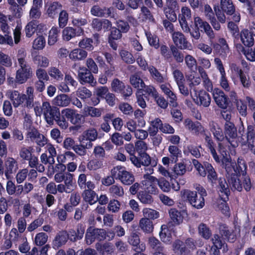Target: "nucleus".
<instances>
[{
    "instance_id": "1",
    "label": "nucleus",
    "mask_w": 255,
    "mask_h": 255,
    "mask_svg": "<svg viewBox=\"0 0 255 255\" xmlns=\"http://www.w3.org/2000/svg\"><path fill=\"white\" fill-rule=\"evenodd\" d=\"M205 145L210 152L214 160L218 163H222L225 170L227 172V177L232 184L233 181L235 182L234 176H236V171L239 172L245 171L246 168L245 160L242 157H239L237 162L232 160L228 150L227 146L223 143L219 142L218 144L217 151L216 149V144L214 142L211 133H204Z\"/></svg>"
},
{
    "instance_id": "2",
    "label": "nucleus",
    "mask_w": 255,
    "mask_h": 255,
    "mask_svg": "<svg viewBox=\"0 0 255 255\" xmlns=\"http://www.w3.org/2000/svg\"><path fill=\"white\" fill-rule=\"evenodd\" d=\"M178 19L183 31L190 33L191 36L196 40L200 37V30L204 31L211 40L215 37L213 30L207 21L199 16L192 17L191 10L188 6L181 7Z\"/></svg>"
},
{
    "instance_id": "3",
    "label": "nucleus",
    "mask_w": 255,
    "mask_h": 255,
    "mask_svg": "<svg viewBox=\"0 0 255 255\" xmlns=\"http://www.w3.org/2000/svg\"><path fill=\"white\" fill-rule=\"evenodd\" d=\"M41 110L48 124H52L55 120L62 129L68 128V121H70L73 125L80 126L83 118V116L78 114L76 111L69 108L63 110L60 113L58 108L51 107L50 103L46 101L42 103Z\"/></svg>"
},
{
    "instance_id": "4",
    "label": "nucleus",
    "mask_w": 255,
    "mask_h": 255,
    "mask_svg": "<svg viewBox=\"0 0 255 255\" xmlns=\"http://www.w3.org/2000/svg\"><path fill=\"white\" fill-rule=\"evenodd\" d=\"M246 169L245 171L240 172L239 169V173L236 171V173L234 174H237L236 176H234L235 182L233 181L232 184L229 180V178L227 177V172L226 171V176L228 180L227 182L226 179L224 178H220L218 180L219 182V191L224 195L228 196L230 194V188L232 191L237 190L241 191L244 188L246 191H250L252 188V183L251 179L247 174V164L245 161Z\"/></svg>"
},
{
    "instance_id": "5",
    "label": "nucleus",
    "mask_w": 255,
    "mask_h": 255,
    "mask_svg": "<svg viewBox=\"0 0 255 255\" xmlns=\"http://www.w3.org/2000/svg\"><path fill=\"white\" fill-rule=\"evenodd\" d=\"M182 200L193 207L197 209H201L205 206V197L207 193L205 189L200 185L195 188V190L183 189L180 191Z\"/></svg>"
},
{
    "instance_id": "6",
    "label": "nucleus",
    "mask_w": 255,
    "mask_h": 255,
    "mask_svg": "<svg viewBox=\"0 0 255 255\" xmlns=\"http://www.w3.org/2000/svg\"><path fill=\"white\" fill-rule=\"evenodd\" d=\"M214 10L218 20L221 23L226 22V14L228 17L231 16V19L236 22H239L241 20V15L239 12L236 11L235 6L232 0H221L220 5H215Z\"/></svg>"
},
{
    "instance_id": "7",
    "label": "nucleus",
    "mask_w": 255,
    "mask_h": 255,
    "mask_svg": "<svg viewBox=\"0 0 255 255\" xmlns=\"http://www.w3.org/2000/svg\"><path fill=\"white\" fill-rule=\"evenodd\" d=\"M192 162L201 176L204 177L207 175L208 182L211 183L212 186L217 184L218 180V175L211 163L204 161L202 164L195 159H192Z\"/></svg>"
},
{
    "instance_id": "8",
    "label": "nucleus",
    "mask_w": 255,
    "mask_h": 255,
    "mask_svg": "<svg viewBox=\"0 0 255 255\" xmlns=\"http://www.w3.org/2000/svg\"><path fill=\"white\" fill-rule=\"evenodd\" d=\"M111 174L116 179H119L125 185H131L134 181L132 174L126 171L125 167L117 166L111 170Z\"/></svg>"
},
{
    "instance_id": "9",
    "label": "nucleus",
    "mask_w": 255,
    "mask_h": 255,
    "mask_svg": "<svg viewBox=\"0 0 255 255\" xmlns=\"http://www.w3.org/2000/svg\"><path fill=\"white\" fill-rule=\"evenodd\" d=\"M106 239V231L103 229L95 228L90 226L87 229L85 234V240L86 243L90 245L96 240L99 241Z\"/></svg>"
},
{
    "instance_id": "10",
    "label": "nucleus",
    "mask_w": 255,
    "mask_h": 255,
    "mask_svg": "<svg viewBox=\"0 0 255 255\" xmlns=\"http://www.w3.org/2000/svg\"><path fill=\"white\" fill-rule=\"evenodd\" d=\"M239 133L241 135L243 139V143H248V146L251 150L255 147V130L254 126L249 125L247 128V131L246 132L245 128L240 127L239 128ZM255 154V149H254Z\"/></svg>"
},
{
    "instance_id": "11",
    "label": "nucleus",
    "mask_w": 255,
    "mask_h": 255,
    "mask_svg": "<svg viewBox=\"0 0 255 255\" xmlns=\"http://www.w3.org/2000/svg\"><path fill=\"white\" fill-rule=\"evenodd\" d=\"M112 90L121 94L125 99L130 96L132 94V90L129 85H126L125 83L118 78H114L111 83Z\"/></svg>"
},
{
    "instance_id": "12",
    "label": "nucleus",
    "mask_w": 255,
    "mask_h": 255,
    "mask_svg": "<svg viewBox=\"0 0 255 255\" xmlns=\"http://www.w3.org/2000/svg\"><path fill=\"white\" fill-rule=\"evenodd\" d=\"M212 95L216 104L219 108L225 110L230 106L231 100L222 90L215 88L213 90Z\"/></svg>"
},
{
    "instance_id": "13",
    "label": "nucleus",
    "mask_w": 255,
    "mask_h": 255,
    "mask_svg": "<svg viewBox=\"0 0 255 255\" xmlns=\"http://www.w3.org/2000/svg\"><path fill=\"white\" fill-rule=\"evenodd\" d=\"M209 38L211 44L213 47L215 54L219 55L222 58H225L227 56V54L229 52V48L226 39L224 38H220L218 40V42H213L212 40Z\"/></svg>"
},
{
    "instance_id": "14",
    "label": "nucleus",
    "mask_w": 255,
    "mask_h": 255,
    "mask_svg": "<svg viewBox=\"0 0 255 255\" xmlns=\"http://www.w3.org/2000/svg\"><path fill=\"white\" fill-rule=\"evenodd\" d=\"M174 227L173 224L171 222H169L166 225L161 226L159 237L163 242L167 244H170L172 243Z\"/></svg>"
},
{
    "instance_id": "15",
    "label": "nucleus",
    "mask_w": 255,
    "mask_h": 255,
    "mask_svg": "<svg viewBox=\"0 0 255 255\" xmlns=\"http://www.w3.org/2000/svg\"><path fill=\"white\" fill-rule=\"evenodd\" d=\"M143 178L144 180L142 181L141 183L144 186V189L146 192L150 194H156L158 191L156 187L157 178L148 173L144 175Z\"/></svg>"
},
{
    "instance_id": "16",
    "label": "nucleus",
    "mask_w": 255,
    "mask_h": 255,
    "mask_svg": "<svg viewBox=\"0 0 255 255\" xmlns=\"http://www.w3.org/2000/svg\"><path fill=\"white\" fill-rule=\"evenodd\" d=\"M114 8L112 7L108 8L96 4L92 7L90 12L92 15L95 16L112 18L115 17V14L112 12Z\"/></svg>"
},
{
    "instance_id": "17",
    "label": "nucleus",
    "mask_w": 255,
    "mask_h": 255,
    "mask_svg": "<svg viewBox=\"0 0 255 255\" xmlns=\"http://www.w3.org/2000/svg\"><path fill=\"white\" fill-rule=\"evenodd\" d=\"M130 159L137 167H140L141 165L148 166L151 164L152 166H154L156 165V162L154 160L152 161L151 157L146 152L142 153L138 156H132Z\"/></svg>"
},
{
    "instance_id": "18",
    "label": "nucleus",
    "mask_w": 255,
    "mask_h": 255,
    "mask_svg": "<svg viewBox=\"0 0 255 255\" xmlns=\"http://www.w3.org/2000/svg\"><path fill=\"white\" fill-rule=\"evenodd\" d=\"M78 76L79 82L83 85L88 83L91 85H94L96 83L93 74L85 67L79 68Z\"/></svg>"
},
{
    "instance_id": "19",
    "label": "nucleus",
    "mask_w": 255,
    "mask_h": 255,
    "mask_svg": "<svg viewBox=\"0 0 255 255\" xmlns=\"http://www.w3.org/2000/svg\"><path fill=\"white\" fill-rule=\"evenodd\" d=\"M86 226L83 223H79L76 226V230L70 229L67 231L68 240L71 242H76L81 240L85 232Z\"/></svg>"
},
{
    "instance_id": "20",
    "label": "nucleus",
    "mask_w": 255,
    "mask_h": 255,
    "mask_svg": "<svg viewBox=\"0 0 255 255\" xmlns=\"http://www.w3.org/2000/svg\"><path fill=\"white\" fill-rule=\"evenodd\" d=\"M193 90L196 97V98H193L195 103L199 106L208 107L211 101L209 94L204 90H200L198 92L194 89Z\"/></svg>"
},
{
    "instance_id": "21",
    "label": "nucleus",
    "mask_w": 255,
    "mask_h": 255,
    "mask_svg": "<svg viewBox=\"0 0 255 255\" xmlns=\"http://www.w3.org/2000/svg\"><path fill=\"white\" fill-rule=\"evenodd\" d=\"M172 39L177 48L184 50L189 49L191 46V44L187 41L185 35L180 32H174L172 34Z\"/></svg>"
},
{
    "instance_id": "22",
    "label": "nucleus",
    "mask_w": 255,
    "mask_h": 255,
    "mask_svg": "<svg viewBox=\"0 0 255 255\" xmlns=\"http://www.w3.org/2000/svg\"><path fill=\"white\" fill-rule=\"evenodd\" d=\"M244 127L243 125L239 127V128ZM240 128H239V129ZM224 131L226 136V139L230 141V139H235L239 135L241 138V141L243 142V139L241 137V135L239 133V130L237 132V128L235 127L234 124L231 121L225 122L224 124Z\"/></svg>"
},
{
    "instance_id": "23",
    "label": "nucleus",
    "mask_w": 255,
    "mask_h": 255,
    "mask_svg": "<svg viewBox=\"0 0 255 255\" xmlns=\"http://www.w3.org/2000/svg\"><path fill=\"white\" fill-rule=\"evenodd\" d=\"M88 185V188L84 190L82 195L85 201L92 205L97 202L98 196L96 193L93 191V189L95 188V184L90 182Z\"/></svg>"
},
{
    "instance_id": "24",
    "label": "nucleus",
    "mask_w": 255,
    "mask_h": 255,
    "mask_svg": "<svg viewBox=\"0 0 255 255\" xmlns=\"http://www.w3.org/2000/svg\"><path fill=\"white\" fill-rule=\"evenodd\" d=\"M184 124L186 128H188L196 135L204 134L205 133V129L201 124L196 121L193 122L191 120L187 119L185 120Z\"/></svg>"
},
{
    "instance_id": "25",
    "label": "nucleus",
    "mask_w": 255,
    "mask_h": 255,
    "mask_svg": "<svg viewBox=\"0 0 255 255\" xmlns=\"http://www.w3.org/2000/svg\"><path fill=\"white\" fill-rule=\"evenodd\" d=\"M122 33L121 31L115 26H113L110 30L108 37V43L114 50L117 49L118 44L116 41L122 38Z\"/></svg>"
},
{
    "instance_id": "26",
    "label": "nucleus",
    "mask_w": 255,
    "mask_h": 255,
    "mask_svg": "<svg viewBox=\"0 0 255 255\" xmlns=\"http://www.w3.org/2000/svg\"><path fill=\"white\" fill-rule=\"evenodd\" d=\"M210 131L213 133L215 139L219 141H222L225 138L226 136L225 131L223 132L222 128L217 123L212 121L209 124Z\"/></svg>"
},
{
    "instance_id": "27",
    "label": "nucleus",
    "mask_w": 255,
    "mask_h": 255,
    "mask_svg": "<svg viewBox=\"0 0 255 255\" xmlns=\"http://www.w3.org/2000/svg\"><path fill=\"white\" fill-rule=\"evenodd\" d=\"M148 244L152 250L153 255H167L163 252L164 247L162 243L155 237L149 238Z\"/></svg>"
},
{
    "instance_id": "28",
    "label": "nucleus",
    "mask_w": 255,
    "mask_h": 255,
    "mask_svg": "<svg viewBox=\"0 0 255 255\" xmlns=\"http://www.w3.org/2000/svg\"><path fill=\"white\" fill-rule=\"evenodd\" d=\"M83 33L84 30L82 28H79L77 30V29L72 27H66L63 30L62 36L64 40L69 41L76 36H80Z\"/></svg>"
},
{
    "instance_id": "29",
    "label": "nucleus",
    "mask_w": 255,
    "mask_h": 255,
    "mask_svg": "<svg viewBox=\"0 0 255 255\" xmlns=\"http://www.w3.org/2000/svg\"><path fill=\"white\" fill-rule=\"evenodd\" d=\"M32 74V71L31 68L24 70L23 69H18L16 73V81L19 84L24 83L31 77Z\"/></svg>"
},
{
    "instance_id": "30",
    "label": "nucleus",
    "mask_w": 255,
    "mask_h": 255,
    "mask_svg": "<svg viewBox=\"0 0 255 255\" xmlns=\"http://www.w3.org/2000/svg\"><path fill=\"white\" fill-rule=\"evenodd\" d=\"M241 40L246 47H251L254 44V38L252 36L250 31L248 29H243L240 33Z\"/></svg>"
},
{
    "instance_id": "31",
    "label": "nucleus",
    "mask_w": 255,
    "mask_h": 255,
    "mask_svg": "<svg viewBox=\"0 0 255 255\" xmlns=\"http://www.w3.org/2000/svg\"><path fill=\"white\" fill-rule=\"evenodd\" d=\"M68 240L67 231L63 230L59 232L55 236L53 244L54 248L58 249L65 245Z\"/></svg>"
},
{
    "instance_id": "32",
    "label": "nucleus",
    "mask_w": 255,
    "mask_h": 255,
    "mask_svg": "<svg viewBox=\"0 0 255 255\" xmlns=\"http://www.w3.org/2000/svg\"><path fill=\"white\" fill-rule=\"evenodd\" d=\"M10 99L12 101L13 106L15 108H17L24 103L25 99H26V95L25 94H21L17 91L14 90L11 92Z\"/></svg>"
},
{
    "instance_id": "33",
    "label": "nucleus",
    "mask_w": 255,
    "mask_h": 255,
    "mask_svg": "<svg viewBox=\"0 0 255 255\" xmlns=\"http://www.w3.org/2000/svg\"><path fill=\"white\" fill-rule=\"evenodd\" d=\"M174 252L180 255H188L190 251L185 244L180 240H176L173 244Z\"/></svg>"
},
{
    "instance_id": "34",
    "label": "nucleus",
    "mask_w": 255,
    "mask_h": 255,
    "mask_svg": "<svg viewBox=\"0 0 255 255\" xmlns=\"http://www.w3.org/2000/svg\"><path fill=\"white\" fill-rule=\"evenodd\" d=\"M5 175L8 178L11 174L15 172L17 169L16 161L13 158H8L5 162Z\"/></svg>"
},
{
    "instance_id": "35",
    "label": "nucleus",
    "mask_w": 255,
    "mask_h": 255,
    "mask_svg": "<svg viewBox=\"0 0 255 255\" xmlns=\"http://www.w3.org/2000/svg\"><path fill=\"white\" fill-rule=\"evenodd\" d=\"M149 9L146 6L142 5L140 8V18L143 22L155 23V20Z\"/></svg>"
},
{
    "instance_id": "36",
    "label": "nucleus",
    "mask_w": 255,
    "mask_h": 255,
    "mask_svg": "<svg viewBox=\"0 0 255 255\" xmlns=\"http://www.w3.org/2000/svg\"><path fill=\"white\" fill-rule=\"evenodd\" d=\"M128 243L133 246V250L135 252H137V250L141 249V247H143V249H145V247L142 244H140V239L138 235L136 233H132L130 235L128 239Z\"/></svg>"
},
{
    "instance_id": "37",
    "label": "nucleus",
    "mask_w": 255,
    "mask_h": 255,
    "mask_svg": "<svg viewBox=\"0 0 255 255\" xmlns=\"http://www.w3.org/2000/svg\"><path fill=\"white\" fill-rule=\"evenodd\" d=\"M138 90L139 93L143 94L144 97L146 98H147L148 96H150L153 99L157 98L158 94L156 89L151 85H145L143 88H140Z\"/></svg>"
},
{
    "instance_id": "38",
    "label": "nucleus",
    "mask_w": 255,
    "mask_h": 255,
    "mask_svg": "<svg viewBox=\"0 0 255 255\" xmlns=\"http://www.w3.org/2000/svg\"><path fill=\"white\" fill-rule=\"evenodd\" d=\"M87 56V52L82 48H77L73 50L69 54V57L73 60H81Z\"/></svg>"
},
{
    "instance_id": "39",
    "label": "nucleus",
    "mask_w": 255,
    "mask_h": 255,
    "mask_svg": "<svg viewBox=\"0 0 255 255\" xmlns=\"http://www.w3.org/2000/svg\"><path fill=\"white\" fill-rule=\"evenodd\" d=\"M168 151L170 153V157L171 158V163H175L178 160V158L181 156V150L179 147L175 145H169Z\"/></svg>"
},
{
    "instance_id": "40",
    "label": "nucleus",
    "mask_w": 255,
    "mask_h": 255,
    "mask_svg": "<svg viewBox=\"0 0 255 255\" xmlns=\"http://www.w3.org/2000/svg\"><path fill=\"white\" fill-rule=\"evenodd\" d=\"M169 214L174 226L179 225L183 220L181 212L175 208L170 209L169 211Z\"/></svg>"
},
{
    "instance_id": "41",
    "label": "nucleus",
    "mask_w": 255,
    "mask_h": 255,
    "mask_svg": "<svg viewBox=\"0 0 255 255\" xmlns=\"http://www.w3.org/2000/svg\"><path fill=\"white\" fill-rule=\"evenodd\" d=\"M145 34L149 45L156 49H158L160 44L158 36L155 34L151 33L149 31H145Z\"/></svg>"
},
{
    "instance_id": "42",
    "label": "nucleus",
    "mask_w": 255,
    "mask_h": 255,
    "mask_svg": "<svg viewBox=\"0 0 255 255\" xmlns=\"http://www.w3.org/2000/svg\"><path fill=\"white\" fill-rule=\"evenodd\" d=\"M53 102L57 106L66 107L70 103L71 99L66 94H60L54 98Z\"/></svg>"
},
{
    "instance_id": "43",
    "label": "nucleus",
    "mask_w": 255,
    "mask_h": 255,
    "mask_svg": "<svg viewBox=\"0 0 255 255\" xmlns=\"http://www.w3.org/2000/svg\"><path fill=\"white\" fill-rule=\"evenodd\" d=\"M199 235L205 240H209L212 236V231L210 228L205 223L199 224L198 228Z\"/></svg>"
},
{
    "instance_id": "44",
    "label": "nucleus",
    "mask_w": 255,
    "mask_h": 255,
    "mask_svg": "<svg viewBox=\"0 0 255 255\" xmlns=\"http://www.w3.org/2000/svg\"><path fill=\"white\" fill-rule=\"evenodd\" d=\"M38 25V21L37 20H33L28 22L25 28L26 36L31 37L36 31Z\"/></svg>"
},
{
    "instance_id": "45",
    "label": "nucleus",
    "mask_w": 255,
    "mask_h": 255,
    "mask_svg": "<svg viewBox=\"0 0 255 255\" xmlns=\"http://www.w3.org/2000/svg\"><path fill=\"white\" fill-rule=\"evenodd\" d=\"M139 227L146 233H150L153 229L152 221L148 218H141L139 221Z\"/></svg>"
},
{
    "instance_id": "46",
    "label": "nucleus",
    "mask_w": 255,
    "mask_h": 255,
    "mask_svg": "<svg viewBox=\"0 0 255 255\" xmlns=\"http://www.w3.org/2000/svg\"><path fill=\"white\" fill-rule=\"evenodd\" d=\"M129 81L131 85L138 90L139 89V88H143L145 86L143 80L136 73L130 76Z\"/></svg>"
},
{
    "instance_id": "47",
    "label": "nucleus",
    "mask_w": 255,
    "mask_h": 255,
    "mask_svg": "<svg viewBox=\"0 0 255 255\" xmlns=\"http://www.w3.org/2000/svg\"><path fill=\"white\" fill-rule=\"evenodd\" d=\"M162 122L159 118H156L154 120L151 122V126L152 127H149L148 128V132L150 136H154L157 134L158 129L162 126Z\"/></svg>"
},
{
    "instance_id": "48",
    "label": "nucleus",
    "mask_w": 255,
    "mask_h": 255,
    "mask_svg": "<svg viewBox=\"0 0 255 255\" xmlns=\"http://www.w3.org/2000/svg\"><path fill=\"white\" fill-rule=\"evenodd\" d=\"M8 4L10 5V9L12 14L16 17L20 18L22 14V8L15 2V0H7Z\"/></svg>"
},
{
    "instance_id": "49",
    "label": "nucleus",
    "mask_w": 255,
    "mask_h": 255,
    "mask_svg": "<svg viewBox=\"0 0 255 255\" xmlns=\"http://www.w3.org/2000/svg\"><path fill=\"white\" fill-rule=\"evenodd\" d=\"M237 48L246 56L248 60L255 61V48L247 50L241 44H238Z\"/></svg>"
},
{
    "instance_id": "50",
    "label": "nucleus",
    "mask_w": 255,
    "mask_h": 255,
    "mask_svg": "<svg viewBox=\"0 0 255 255\" xmlns=\"http://www.w3.org/2000/svg\"><path fill=\"white\" fill-rule=\"evenodd\" d=\"M61 8L62 5L60 2L54 1L49 5L47 10V13L49 17H54Z\"/></svg>"
},
{
    "instance_id": "51",
    "label": "nucleus",
    "mask_w": 255,
    "mask_h": 255,
    "mask_svg": "<svg viewBox=\"0 0 255 255\" xmlns=\"http://www.w3.org/2000/svg\"><path fill=\"white\" fill-rule=\"evenodd\" d=\"M170 49L171 50V56H172L173 60L174 59L177 63H182L184 61V55L174 45L170 46Z\"/></svg>"
},
{
    "instance_id": "52",
    "label": "nucleus",
    "mask_w": 255,
    "mask_h": 255,
    "mask_svg": "<svg viewBox=\"0 0 255 255\" xmlns=\"http://www.w3.org/2000/svg\"><path fill=\"white\" fill-rule=\"evenodd\" d=\"M60 30L57 27H52L49 32L48 44L53 45L58 40V34Z\"/></svg>"
},
{
    "instance_id": "53",
    "label": "nucleus",
    "mask_w": 255,
    "mask_h": 255,
    "mask_svg": "<svg viewBox=\"0 0 255 255\" xmlns=\"http://www.w3.org/2000/svg\"><path fill=\"white\" fill-rule=\"evenodd\" d=\"M93 40L92 38H84L79 43V46L82 49H86L88 51H92L94 49L93 45Z\"/></svg>"
},
{
    "instance_id": "54",
    "label": "nucleus",
    "mask_w": 255,
    "mask_h": 255,
    "mask_svg": "<svg viewBox=\"0 0 255 255\" xmlns=\"http://www.w3.org/2000/svg\"><path fill=\"white\" fill-rule=\"evenodd\" d=\"M33 60L38 66L47 67L49 65V61L48 59L42 55L37 54L34 56Z\"/></svg>"
},
{
    "instance_id": "55",
    "label": "nucleus",
    "mask_w": 255,
    "mask_h": 255,
    "mask_svg": "<svg viewBox=\"0 0 255 255\" xmlns=\"http://www.w3.org/2000/svg\"><path fill=\"white\" fill-rule=\"evenodd\" d=\"M98 137V133L94 128H91L83 132L82 136L80 138L90 139L91 141L95 140Z\"/></svg>"
},
{
    "instance_id": "56",
    "label": "nucleus",
    "mask_w": 255,
    "mask_h": 255,
    "mask_svg": "<svg viewBox=\"0 0 255 255\" xmlns=\"http://www.w3.org/2000/svg\"><path fill=\"white\" fill-rule=\"evenodd\" d=\"M47 240V235L45 233L40 232L36 235L34 242L36 246L41 247L45 245Z\"/></svg>"
},
{
    "instance_id": "57",
    "label": "nucleus",
    "mask_w": 255,
    "mask_h": 255,
    "mask_svg": "<svg viewBox=\"0 0 255 255\" xmlns=\"http://www.w3.org/2000/svg\"><path fill=\"white\" fill-rule=\"evenodd\" d=\"M94 183L91 181H87V175L84 173L80 174L79 175L77 183L81 190H86L88 188L89 183Z\"/></svg>"
},
{
    "instance_id": "58",
    "label": "nucleus",
    "mask_w": 255,
    "mask_h": 255,
    "mask_svg": "<svg viewBox=\"0 0 255 255\" xmlns=\"http://www.w3.org/2000/svg\"><path fill=\"white\" fill-rule=\"evenodd\" d=\"M48 74L51 78L57 81L62 80L63 78V74L62 72L55 67H51L49 69Z\"/></svg>"
},
{
    "instance_id": "59",
    "label": "nucleus",
    "mask_w": 255,
    "mask_h": 255,
    "mask_svg": "<svg viewBox=\"0 0 255 255\" xmlns=\"http://www.w3.org/2000/svg\"><path fill=\"white\" fill-rule=\"evenodd\" d=\"M33 152L34 149L31 146L22 147L19 150V156L22 159L27 160Z\"/></svg>"
},
{
    "instance_id": "60",
    "label": "nucleus",
    "mask_w": 255,
    "mask_h": 255,
    "mask_svg": "<svg viewBox=\"0 0 255 255\" xmlns=\"http://www.w3.org/2000/svg\"><path fill=\"white\" fill-rule=\"evenodd\" d=\"M137 196L139 200L143 203L150 204L153 201L151 195L148 192H146L145 190L140 191Z\"/></svg>"
},
{
    "instance_id": "61",
    "label": "nucleus",
    "mask_w": 255,
    "mask_h": 255,
    "mask_svg": "<svg viewBox=\"0 0 255 255\" xmlns=\"http://www.w3.org/2000/svg\"><path fill=\"white\" fill-rule=\"evenodd\" d=\"M159 47L160 48L161 54L164 57L165 60L169 63L173 62L171 50H169L168 47L165 45H161Z\"/></svg>"
},
{
    "instance_id": "62",
    "label": "nucleus",
    "mask_w": 255,
    "mask_h": 255,
    "mask_svg": "<svg viewBox=\"0 0 255 255\" xmlns=\"http://www.w3.org/2000/svg\"><path fill=\"white\" fill-rule=\"evenodd\" d=\"M12 64L11 58L8 55L0 52V66L10 67Z\"/></svg>"
},
{
    "instance_id": "63",
    "label": "nucleus",
    "mask_w": 255,
    "mask_h": 255,
    "mask_svg": "<svg viewBox=\"0 0 255 255\" xmlns=\"http://www.w3.org/2000/svg\"><path fill=\"white\" fill-rule=\"evenodd\" d=\"M120 55L122 60L128 64H132L135 61L132 54L127 50H122L120 52Z\"/></svg>"
},
{
    "instance_id": "64",
    "label": "nucleus",
    "mask_w": 255,
    "mask_h": 255,
    "mask_svg": "<svg viewBox=\"0 0 255 255\" xmlns=\"http://www.w3.org/2000/svg\"><path fill=\"white\" fill-rule=\"evenodd\" d=\"M157 185L160 188L165 192H168L171 189V186L169 182L166 180L164 177L157 179Z\"/></svg>"
}]
</instances>
